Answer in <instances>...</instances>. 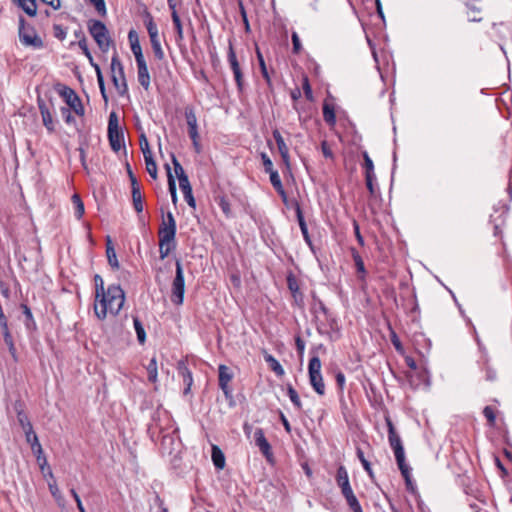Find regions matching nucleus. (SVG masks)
I'll list each match as a JSON object with an SVG mask.
<instances>
[{"label":"nucleus","mask_w":512,"mask_h":512,"mask_svg":"<svg viewBox=\"0 0 512 512\" xmlns=\"http://www.w3.org/2000/svg\"><path fill=\"white\" fill-rule=\"evenodd\" d=\"M124 301L125 295L120 285H109L104 295L95 300V315L99 320L105 319L108 313L115 316L123 307Z\"/></svg>","instance_id":"f257e3e1"},{"label":"nucleus","mask_w":512,"mask_h":512,"mask_svg":"<svg viewBox=\"0 0 512 512\" xmlns=\"http://www.w3.org/2000/svg\"><path fill=\"white\" fill-rule=\"evenodd\" d=\"M88 30L99 49L103 52H107L111 43V38L106 25L100 20L91 19L88 21Z\"/></svg>","instance_id":"f03ea898"},{"label":"nucleus","mask_w":512,"mask_h":512,"mask_svg":"<svg viewBox=\"0 0 512 512\" xmlns=\"http://www.w3.org/2000/svg\"><path fill=\"white\" fill-rule=\"evenodd\" d=\"M111 79L120 96H124L128 93L124 67L117 53H114L111 59Z\"/></svg>","instance_id":"7ed1b4c3"},{"label":"nucleus","mask_w":512,"mask_h":512,"mask_svg":"<svg viewBox=\"0 0 512 512\" xmlns=\"http://www.w3.org/2000/svg\"><path fill=\"white\" fill-rule=\"evenodd\" d=\"M176 228L166 227L160 224L158 230L160 259H165L176 248Z\"/></svg>","instance_id":"20e7f679"},{"label":"nucleus","mask_w":512,"mask_h":512,"mask_svg":"<svg viewBox=\"0 0 512 512\" xmlns=\"http://www.w3.org/2000/svg\"><path fill=\"white\" fill-rule=\"evenodd\" d=\"M388 428V441L392 448L398 466H402L405 462V452L400 436L395 430L394 424L389 416L385 417Z\"/></svg>","instance_id":"39448f33"},{"label":"nucleus","mask_w":512,"mask_h":512,"mask_svg":"<svg viewBox=\"0 0 512 512\" xmlns=\"http://www.w3.org/2000/svg\"><path fill=\"white\" fill-rule=\"evenodd\" d=\"M175 267H176V271H175V277L172 282L171 301L175 305H181L184 300L185 279H184L182 263L180 260H176Z\"/></svg>","instance_id":"423d86ee"},{"label":"nucleus","mask_w":512,"mask_h":512,"mask_svg":"<svg viewBox=\"0 0 512 512\" xmlns=\"http://www.w3.org/2000/svg\"><path fill=\"white\" fill-rule=\"evenodd\" d=\"M19 40L24 46H31L40 49L44 46L41 37H39L33 27L25 26V19L19 18Z\"/></svg>","instance_id":"0eeeda50"},{"label":"nucleus","mask_w":512,"mask_h":512,"mask_svg":"<svg viewBox=\"0 0 512 512\" xmlns=\"http://www.w3.org/2000/svg\"><path fill=\"white\" fill-rule=\"evenodd\" d=\"M58 92L60 96L65 100L68 106L67 108L72 109L79 116L84 115L85 110L82 105L81 99L73 89L65 85H61L58 89Z\"/></svg>","instance_id":"6e6552de"},{"label":"nucleus","mask_w":512,"mask_h":512,"mask_svg":"<svg viewBox=\"0 0 512 512\" xmlns=\"http://www.w3.org/2000/svg\"><path fill=\"white\" fill-rule=\"evenodd\" d=\"M126 169H127V174L129 176V180L131 182V193H132L133 207L137 213H141L143 211V199H142V194L140 191V185H139L137 178L134 175L129 163H126Z\"/></svg>","instance_id":"1a4fd4ad"},{"label":"nucleus","mask_w":512,"mask_h":512,"mask_svg":"<svg viewBox=\"0 0 512 512\" xmlns=\"http://www.w3.org/2000/svg\"><path fill=\"white\" fill-rule=\"evenodd\" d=\"M218 381H219V387L223 391L225 397L232 398V389L229 386V382L233 378V373L231 372L230 368L227 367L224 364L219 365L218 367Z\"/></svg>","instance_id":"9d476101"},{"label":"nucleus","mask_w":512,"mask_h":512,"mask_svg":"<svg viewBox=\"0 0 512 512\" xmlns=\"http://www.w3.org/2000/svg\"><path fill=\"white\" fill-rule=\"evenodd\" d=\"M308 370L310 383L314 390L320 394V360L317 356L311 358Z\"/></svg>","instance_id":"9b49d317"},{"label":"nucleus","mask_w":512,"mask_h":512,"mask_svg":"<svg viewBox=\"0 0 512 512\" xmlns=\"http://www.w3.org/2000/svg\"><path fill=\"white\" fill-rule=\"evenodd\" d=\"M254 440L255 444L262 452V454L266 457L267 460H270L273 456L271 445L265 438L264 432L261 428H257L254 432Z\"/></svg>","instance_id":"f8f14e48"},{"label":"nucleus","mask_w":512,"mask_h":512,"mask_svg":"<svg viewBox=\"0 0 512 512\" xmlns=\"http://www.w3.org/2000/svg\"><path fill=\"white\" fill-rule=\"evenodd\" d=\"M38 107H39V110H40V113L42 116L43 125L46 127V129L49 132H53L55 129L54 122H53L52 115L47 107V104L45 103L44 100L39 98L38 99Z\"/></svg>","instance_id":"ddd939ff"},{"label":"nucleus","mask_w":512,"mask_h":512,"mask_svg":"<svg viewBox=\"0 0 512 512\" xmlns=\"http://www.w3.org/2000/svg\"><path fill=\"white\" fill-rule=\"evenodd\" d=\"M177 370L182 376L183 383L185 384L184 394H188L193 383L192 373L183 361L178 363Z\"/></svg>","instance_id":"4468645a"},{"label":"nucleus","mask_w":512,"mask_h":512,"mask_svg":"<svg viewBox=\"0 0 512 512\" xmlns=\"http://www.w3.org/2000/svg\"><path fill=\"white\" fill-rule=\"evenodd\" d=\"M108 139L111 149L118 152L124 143V134L122 130L108 131Z\"/></svg>","instance_id":"2eb2a0df"},{"label":"nucleus","mask_w":512,"mask_h":512,"mask_svg":"<svg viewBox=\"0 0 512 512\" xmlns=\"http://www.w3.org/2000/svg\"><path fill=\"white\" fill-rule=\"evenodd\" d=\"M179 187H180L181 191L183 192L184 199L187 202V204L190 207L195 208L196 201H195V198L192 193V187L190 185L189 179H187V180L181 179V182L179 183Z\"/></svg>","instance_id":"dca6fc26"},{"label":"nucleus","mask_w":512,"mask_h":512,"mask_svg":"<svg viewBox=\"0 0 512 512\" xmlns=\"http://www.w3.org/2000/svg\"><path fill=\"white\" fill-rule=\"evenodd\" d=\"M273 137L276 141V144H277V147H278V151L283 159V161L288 164V159H289V149H288V146L286 145L282 135L280 134V132L278 130H274L273 131Z\"/></svg>","instance_id":"f3484780"},{"label":"nucleus","mask_w":512,"mask_h":512,"mask_svg":"<svg viewBox=\"0 0 512 512\" xmlns=\"http://www.w3.org/2000/svg\"><path fill=\"white\" fill-rule=\"evenodd\" d=\"M322 114L325 122L330 126L334 127L336 124L335 107L332 104L325 102L322 105Z\"/></svg>","instance_id":"a211bd4d"},{"label":"nucleus","mask_w":512,"mask_h":512,"mask_svg":"<svg viewBox=\"0 0 512 512\" xmlns=\"http://www.w3.org/2000/svg\"><path fill=\"white\" fill-rule=\"evenodd\" d=\"M138 81L140 85L145 89L148 90L150 87V75L148 71L147 64L138 65Z\"/></svg>","instance_id":"6ab92c4d"},{"label":"nucleus","mask_w":512,"mask_h":512,"mask_svg":"<svg viewBox=\"0 0 512 512\" xmlns=\"http://www.w3.org/2000/svg\"><path fill=\"white\" fill-rule=\"evenodd\" d=\"M106 255H107V260H108L109 265L114 269H118L119 262L117 260L116 252L112 245L111 238L109 236L107 237V243H106Z\"/></svg>","instance_id":"aec40b11"},{"label":"nucleus","mask_w":512,"mask_h":512,"mask_svg":"<svg viewBox=\"0 0 512 512\" xmlns=\"http://www.w3.org/2000/svg\"><path fill=\"white\" fill-rule=\"evenodd\" d=\"M211 457H212L213 464L217 469L224 468L225 456H224V453L221 451V449L218 446H216V445L212 446Z\"/></svg>","instance_id":"412c9836"},{"label":"nucleus","mask_w":512,"mask_h":512,"mask_svg":"<svg viewBox=\"0 0 512 512\" xmlns=\"http://www.w3.org/2000/svg\"><path fill=\"white\" fill-rule=\"evenodd\" d=\"M171 18L176 30V42L181 47V42L184 39L182 22L177 12L171 13Z\"/></svg>","instance_id":"4be33fe9"},{"label":"nucleus","mask_w":512,"mask_h":512,"mask_svg":"<svg viewBox=\"0 0 512 512\" xmlns=\"http://www.w3.org/2000/svg\"><path fill=\"white\" fill-rule=\"evenodd\" d=\"M265 361L268 363L270 369L275 372L277 376L284 375V369L281 364L272 355L266 354L264 356Z\"/></svg>","instance_id":"5701e85b"},{"label":"nucleus","mask_w":512,"mask_h":512,"mask_svg":"<svg viewBox=\"0 0 512 512\" xmlns=\"http://www.w3.org/2000/svg\"><path fill=\"white\" fill-rule=\"evenodd\" d=\"M398 468L401 471L403 478L405 479L407 489L414 491L415 487L411 479V468L406 464V461L403 462L402 466H398Z\"/></svg>","instance_id":"b1692460"},{"label":"nucleus","mask_w":512,"mask_h":512,"mask_svg":"<svg viewBox=\"0 0 512 512\" xmlns=\"http://www.w3.org/2000/svg\"><path fill=\"white\" fill-rule=\"evenodd\" d=\"M71 201L74 205V214L76 216L77 219H80L82 218L83 214H84V204H83V201L81 200L80 196L78 194H73L72 197H71Z\"/></svg>","instance_id":"393cba45"},{"label":"nucleus","mask_w":512,"mask_h":512,"mask_svg":"<svg viewBox=\"0 0 512 512\" xmlns=\"http://www.w3.org/2000/svg\"><path fill=\"white\" fill-rule=\"evenodd\" d=\"M145 26L150 39L159 37L157 25L150 14H147Z\"/></svg>","instance_id":"a878e982"},{"label":"nucleus","mask_w":512,"mask_h":512,"mask_svg":"<svg viewBox=\"0 0 512 512\" xmlns=\"http://www.w3.org/2000/svg\"><path fill=\"white\" fill-rule=\"evenodd\" d=\"M146 370H147V373H148V380L151 383H156L157 382L158 373H157V360H156L155 357H153L150 360V362L146 366Z\"/></svg>","instance_id":"bb28decb"},{"label":"nucleus","mask_w":512,"mask_h":512,"mask_svg":"<svg viewBox=\"0 0 512 512\" xmlns=\"http://www.w3.org/2000/svg\"><path fill=\"white\" fill-rule=\"evenodd\" d=\"M228 62L233 73L241 70L231 41L229 42Z\"/></svg>","instance_id":"cd10ccee"},{"label":"nucleus","mask_w":512,"mask_h":512,"mask_svg":"<svg viewBox=\"0 0 512 512\" xmlns=\"http://www.w3.org/2000/svg\"><path fill=\"white\" fill-rule=\"evenodd\" d=\"M26 441L31 445V448L34 452L42 453V447L39 443L38 437L36 433L33 431L25 434Z\"/></svg>","instance_id":"c85d7f7f"},{"label":"nucleus","mask_w":512,"mask_h":512,"mask_svg":"<svg viewBox=\"0 0 512 512\" xmlns=\"http://www.w3.org/2000/svg\"><path fill=\"white\" fill-rule=\"evenodd\" d=\"M133 324L137 334V339L139 343L143 344L146 341V332L138 317L133 318Z\"/></svg>","instance_id":"c756f323"},{"label":"nucleus","mask_w":512,"mask_h":512,"mask_svg":"<svg viewBox=\"0 0 512 512\" xmlns=\"http://www.w3.org/2000/svg\"><path fill=\"white\" fill-rule=\"evenodd\" d=\"M217 204L219 205V207L221 208L222 212L227 216V217H230L231 216V207H230V202L228 200V198L224 195H221V196H217L215 198Z\"/></svg>","instance_id":"7c9ffc66"},{"label":"nucleus","mask_w":512,"mask_h":512,"mask_svg":"<svg viewBox=\"0 0 512 512\" xmlns=\"http://www.w3.org/2000/svg\"><path fill=\"white\" fill-rule=\"evenodd\" d=\"M145 164H146V170L148 174L153 178L156 179L157 177V164L155 160L153 159L152 155H148L144 157Z\"/></svg>","instance_id":"2f4dec72"},{"label":"nucleus","mask_w":512,"mask_h":512,"mask_svg":"<svg viewBox=\"0 0 512 512\" xmlns=\"http://www.w3.org/2000/svg\"><path fill=\"white\" fill-rule=\"evenodd\" d=\"M96 76H97V82H98V85H99L101 96H102L104 102L107 103L108 102V96H107V93H106L104 77H103V74H102V71H101L100 67H96Z\"/></svg>","instance_id":"473e14b6"},{"label":"nucleus","mask_w":512,"mask_h":512,"mask_svg":"<svg viewBox=\"0 0 512 512\" xmlns=\"http://www.w3.org/2000/svg\"><path fill=\"white\" fill-rule=\"evenodd\" d=\"M150 42H151V46H152V50H153L155 58H157L158 60H163L165 56H164V51L161 47L159 37L150 39Z\"/></svg>","instance_id":"72a5a7b5"},{"label":"nucleus","mask_w":512,"mask_h":512,"mask_svg":"<svg viewBox=\"0 0 512 512\" xmlns=\"http://www.w3.org/2000/svg\"><path fill=\"white\" fill-rule=\"evenodd\" d=\"M172 163H173L174 171L178 178L179 183L181 182V179L187 180L188 176L186 175L182 165L179 163V161L177 160V158L175 157L174 154H172Z\"/></svg>","instance_id":"f704fd0d"},{"label":"nucleus","mask_w":512,"mask_h":512,"mask_svg":"<svg viewBox=\"0 0 512 512\" xmlns=\"http://www.w3.org/2000/svg\"><path fill=\"white\" fill-rule=\"evenodd\" d=\"M94 283H95V300H98L100 296H103L106 292L104 288V281L102 277L98 274L94 276Z\"/></svg>","instance_id":"c9c22d12"},{"label":"nucleus","mask_w":512,"mask_h":512,"mask_svg":"<svg viewBox=\"0 0 512 512\" xmlns=\"http://www.w3.org/2000/svg\"><path fill=\"white\" fill-rule=\"evenodd\" d=\"M356 454H357V457L358 459L360 460L363 468L365 469V471L370 475L372 476V469H371V464L370 462L365 458L364 456V452L362 451L361 448H357L356 450Z\"/></svg>","instance_id":"e433bc0d"},{"label":"nucleus","mask_w":512,"mask_h":512,"mask_svg":"<svg viewBox=\"0 0 512 512\" xmlns=\"http://www.w3.org/2000/svg\"><path fill=\"white\" fill-rule=\"evenodd\" d=\"M139 143H140V148H141V151H142L144 157H146L148 155H152L148 139H147V137H146V135L144 133H142L139 136Z\"/></svg>","instance_id":"4c0bfd02"},{"label":"nucleus","mask_w":512,"mask_h":512,"mask_svg":"<svg viewBox=\"0 0 512 512\" xmlns=\"http://www.w3.org/2000/svg\"><path fill=\"white\" fill-rule=\"evenodd\" d=\"M121 130L116 112H111L108 119V131Z\"/></svg>","instance_id":"58836bf2"},{"label":"nucleus","mask_w":512,"mask_h":512,"mask_svg":"<svg viewBox=\"0 0 512 512\" xmlns=\"http://www.w3.org/2000/svg\"><path fill=\"white\" fill-rule=\"evenodd\" d=\"M483 414H484L485 418L487 419L489 425L494 426L495 421H496V413H495L494 408H492L491 406H486L483 409Z\"/></svg>","instance_id":"ea45409f"},{"label":"nucleus","mask_w":512,"mask_h":512,"mask_svg":"<svg viewBox=\"0 0 512 512\" xmlns=\"http://www.w3.org/2000/svg\"><path fill=\"white\" fill-rule=\"evenodd\" d=\"M345 500L347 502V505L353 512H363L362 507L355 495L350 496V497L346 498Z\"/></svg>","instance_id":"a19ab883"},{"label":"nucleus","mask_w":512,"mask_h":512,"mask_svg":"<svg viewBox=\"0 0 512 512\" xmlns=\"http://www.w3.org/2000/svg\"><path fill=\"white\" fill-rule=\"evenodd\" d=\"M302 89H303V92L305 94V97L312 101L313 100V93H312V88H311V85L309 83V80H308V77L307 76H303L302 77Z\"/></svg>","instance_id":"79ce46f5"},{"label":"nucleus","mask_w":512,"mask_h":512,"mask_svg":"<svg viewBox=\"0 0 512 512\" xmlns=\"http://www.w3.org/2000/svg\"><path fill=\"white\" fill-rule=\"evenodd\" d=\"M165 168L167 170L169 192L172 195L173 193L177 192V190H176V182H175L174 176H173V174L171 172L170 166L168 164H166Z\"/></svg>","instance_id":"37998d69"},{"label":"nucleus","mask_w":512,"mask_h":512,"mask_svg":"<svg viewBox=\"0 0 512 512\" xmlns=\"http://www.w3.org/2000/svg\"><path fill=\"white\" fill-rule=\"evenodd\" d=\"M353 259L357 268V272L362 275L361 278L363 279L366 273L364 262L358 253L353 254Z\"/></svg>","instance_id":"c03bdc74"},{"label":"nucleus","mask_w":512,"mask_h":512,"mask_svg":"<svg viewBox=\"0 0 512 512\" xmlns=\"http://www.w3.org/2000/svg\"><path fill=\"white\" fill-rule=\"evenodd\" d=\"M364 158V168H365V175L368 174H375L374 173V164L372 159L369 157L367 152L363 153Z\"/></svg>","instance_id":"a18cd8bd"},{"label":"nucleus","mask_w":512,"mask_h":512,"mask_svg":"<svg viewBox=\"0 0 512 512\" xmlns=\"http://www.w3.org/2000/svg\"><path fill=\"white\" fill-rule=\"evenodd\" d=\"M185 118H186L188 128L192 127V126H197V118H196V115H195L193 109L186 108Z\"/></svg>","instance_id":"49530a36"},{"label":"nucleus","mask_w":512,"mask_h":512,"mask_svg":"<svg viewBox=\"0 0 512 512\" xmlns=\"http://www.w3.org/2000/svg\"><path fill=\"white\" fill-rule=\"evenodd\" d=\"M261 159H262V163H263L265 172L269 173V175L272 172H277L276 170L273 169V163L266 153H261Z\"/></svg>","instance_id":"de8ad7c7"},{"label":"nucleus","mask_w":512,"mask_h":512,"mask_svg":"<svg viewBox=\"0 0 512 512\" xmlns=\"http://www.w3.org/2000/svg\"><path fill=\"white\" fill-rule=\"evenodd\" d=\"M91 4L94 5L95 9L97 10V12L102 15V16H105L106 15V5H105V1L104 0H89Z\"/></svg>","instance_id":"09e8293b"},{"label":"nucleus","mask_w":512,"mask_h":512,"mask_svg":"<svg viewBox=\"0 0 512 512\" xmlns=\"http://www.w3.org/2000/svg\"><path fill=\"white\" fill-rule=\"evenodd\" d=\"M375 174H368V175H365V182H366V187L368 189V191L370 192L371 195H374L376 190H375V186H374V180H375Z\"/></svg>","instance_id":"8fccbe9b"},{"label":"nucleus","mask_w":512,"mask_h":512,"mask_svg":"<svg viewBox=\"0 0 512 512\" xmlns=\"http://www.w3.org/2000/svg\"><path fill=\"white\" fill-rule=\"evenodd\" d=\"M293 204L295 205V210H296L297 219H298V222H299L300 229L303 230V228H307V225H306V222L304 220L301 208H300V206H299L297 201H293Z\"/></svg>","instance_id":"3c124183"},{"label":"nucleus","mask_w":512,"mask_h":512,"mask_svg":"<svg viewBox=\"0 0 512 512\" xmlns=\"http://www.w3.org/2000/svg\"><path fill=\"white\" fill-rule=\"evenodd\" d=\"M54 36L59 40H64L67 35V31L59 24L53 26Z\"/></svg>","instance_id":"603ef678"},{"label":"nucleus","mask_w":512,"mask_h":512,"mask_svg":"<svg viewBox=\"0 0 512 512\" xmlns=\"http://www.w3.org/2000/svg\"><path fill=\"white\" fill-rule=\"evenodd\" d=\"M161 225L177 229L176 220L170 211L166 214V219L162 220Z\"/></svg>","instance_id":"864d4df0"},{"label":"nucleus","mask_w":512,"mask_h":512,"mask_svg":"<svg viewBox=\"0 0 512 512\" xmlns=\"http://www.w3.org/2000/svg\"><path fill=\"white\" fill-rule=\"evenodd\" d=\"M349 481L348 473L343 466H340L337 470V484Z\"/></svg>","instance_id":"5fc2aeb1"},{"label":"nucleus","mask_w":512,"mask_h":512,"mask_svg":"<svg viewBox=\"0 0 512 512\" xmlns=\"http://www.w3.org/2000/svg\"><path fill=\"white\" fill-rule=\"evenodd\" d=\"M288 395L292 403L295 406L300 407V399L298 393L292 386H288Z\"/></svg>","instance_id":"6e6d98bb"},{"label":"nucleus","mask_w":512,"mask_h":512,"mask_svg":"<svg viewBox=\"0 0 512 512\" xmlns=\"http://www.w3.org/2000/svg\"><path fill=\"white\" fill-rule=\"evenodd\" d=\"M48 486H49V490H50V492H51L52 496H53V497H54L58 502H60L61 500H63V497H62V495H61V493H60V491H59V489H58V486H57V484H56L55 482H53V483H49V484H48Z\"/></svg>","instance_id":"4d7b16f0"},{"label":"nucleus","mask_w":512,"mask_h":512,"mask_svg":"<svg viewBox=\"0 0 512 512\" xmlns=\"http://www.w3.org/2000/svg\"><path fill=\"white\" fill-rule=\"evenodd\" d=\"M270 181L275 190H279V188H281L282 182L278 172H272L270 174Z\"/></svg>","instance_id":"13d9d810"},{"label":"nucleus","mask_w":512,"mask_h":512,"mask_svg":"<svg viewBox=\"0 0 512 512\" xmlns=\"http://www.w3.org/2000/svg\"><path fill=\"white\" fill-rule=\"evenodd\" d=\"M234 75V79L236 81V84H237V88H238V91L239 92H242L243 91V88H244V81H243V74H242V71H236L233 73Z\"/></svg>","instance_id":"bf43d9fd"},{"label":"nucleus","mask_w":512,"mask_h":512,"mask_svg":"<svg viewBox=\"0 0 512 512\" xmlns=\"http://www.w3.org/2000/svg\"><path fill=\"white\" fill-rule=\"evenodd\" d=\"M71 110L72 109L67 108V107L61 108V115L64 118L65 122L68 124L74 122V117L72 116Z\"/></svg>","instance_id":"052dcab7"},{"label":"nucleus","mask_w":512,"mask_h":512,"mask_svg":"<svg viewBox=\"0 0 512 512\" xmlns=\"http://www.w3.org/2000/svg\"><path fill=\"white\" fill-rule=\"evenodd\" d=\"M293 52L298 54L301 51V43L299 36L296 32L292 33Z\"/></svg>","instance_id":"680f3d73"},{"label":"nucleus","mask_w":512,"mask_h":512,"mask_svg":"<svg viewBox=\"0 0 512 512\" xmlns=\"http://www.w3.org/2000/svg\"><path fill=\"white\" fill-rule=\"evenodd\" d=\"M331 329H332V331L328 332L327 334H328L330 340L334 341V340L339 338L338 325H337V323L334 320L332 321Z\"/></svg>","instance_id":"e2e57ef3"},{"label":"nucleus","mask_w":512,"mask_h":512,"mask_svg":"<svg viewBox=\"0 0 512 512\" xmlns=\"http://www.w3.org/2000/svg\"><path fill=\"white\" fill-rule=\"evenodd\" d=\"M22 308H23V313L26 317V326H27V328H29L30 327L29 322H32L34 324L32 312L27 305H22Z\"/></svg>","instance_id":"0e129e2a"},{"label":"nucleus","mask_w":512,"mask_h":512,"mask_svg":"<svg viewBox=\"0 0 512 512\" xmlns=\"http://www.w3.org/2000/svg\"><path fill=\"white\" fill-rule=\"evenodd\" d=\"M78 46L79 48L82 50L83 54L86 56V57H90V50L88 48V45H87V40L86 38H82L78 41Z\"/></svg>","instance_id":"69168bd1"},{"label":"nucleus","mask_w":512,"mask_h":512,"mask_svg":"<svg viewBox=\"0 0 512 512\" xmlns=\"http://www.w3.org/2000/svg\"><path fill=\"white\" fill-rule=\"evenodd\" d=\"M17 421L19 425H26L30 423V420L25 412H19L17 415Z\"/></svg>","instance_id":"338daca9"},{"label":"nucleus","mask_w":512,"mask_h":512,"mask_svg":"<svg viewBox=\"0 0 512 512\" xmlns=\"http://www.w3.org/2000/svg\"><path fill=\"white\" fill-rule=\"evenodd\" d=\"M155 505L162 511V512H168L167 507L164 505V501L160 498L159 495L155 496L154 499Z\"/></svg>","instance_id":"774afa93"}]
</instances>
